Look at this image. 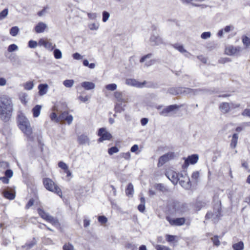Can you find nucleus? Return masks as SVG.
Listing matches in <instances>:
<instances>
[{"label":"nucleus","instance_id":"obj_1","mask_svg":"<svg viewBox=\"0 0 250 250\" xmlns=\"http://www.w3.org/2000/svg\"><path fill=\"white\" fill-rule=\"evenodd\" d=\"M13 104L11 99L7 96L0 98V118L3 121L8 122L12 114Z\"/></svg>","mask_w":250,"mask_h":250},{"label":"nucleus","instance_id":"obj_2","mask_svg":"<svg viewBox=\"0 0 250 250\" xmlns=\"http://www.w3.org/2000/svg\"><path fill=\"white\" fill-rule=\"evenodd\" d=\"M18 126L26 136L28 142H34V136L33 135L32 128L28 119L23 114L18 115Z\"/></svg>","mask_w":250,"mask_h":250},{"label":"nucleus","instance_id":"obj_3","mask_svg":"<svg viewBox=\"0 0 250 250\" xmlns=\"http://www.w3.org/2000/svg\"><path fill=\"white\" fill-rule=\"evenodd\" d=\"M43 184L47 190L56 193L60 197L62 196L61 188L51 179L48 178H44Z\"/></svg>","mask_w":250,"mask_h":250},{"label":"nucleus","instance_id":"obj_4","mask_svg":"<svg viewBox=\"0 0 250 250\" xmlns=\"http://www.w3.org/2000/svg\"><path fill=\"white\" fill-rule=\"evenodd\" d=\"M168 91L170 94L172 95H178L182 93H185L186 94H195L197 90L188 88L171 87Z\"/></svg>","mask_w":250,"mask_h":250},{"label":"nucleus","instance_id":"obj_5","mask_svg":"<svg viewBox=\"0 0 250 250\" xmlns=\"http://www.w3.org/2000/svg\"><path fill=\"white\" fill-rule=\"evenodd\" d=\"M38 212L40 216L43 219L46 220L53 225H56L59 223L57 219L50 215L49 213L45 212L44 210L40 208H38Z\"/></svg>","mask_w":250,"mask_h":250},{"label":"nucleus","instance_id":"obj_6","mask_svg":"<svg viewBox=\"0 0 250 250\" xmlns=\"http://www.w3.org/2000/svg\"><path fill=\"white\" fill-rule=\"evenodd\" d=\"M166 175L174 185H176L178 183L180 180V175L181 177H183V175L182 174H179L173 170H169L167 171L166 173Z\"/></svg>","mask_w":250,"mask_h":250},{"label":"nucleus","instance_id":"obj_7","mask_svg":"<svg viewBox=\"0 0 250 250\" xmlns=\"http://www.w3.org/2000/svg\"><path fill=\"white\" fill-rule=\"evenodd\" d=\"M98 135L100 137L98 141L102 142L105 140H110L112 137V135L108 132L105 128H100L98 132Z\"/></svg>","mask_w":250,"mask_h":250},{"label":"nucleus","instance_id":"obj_8","mask_svg":"<svg viewBox=\"0 0 250 250\" xmlns=\"http://www.w3.org/2000/svg\"><path fill=\"white\" fill-rule=\"evenodd\" d=\"M183 159L185 160V162L182 167L183 168H186L188 167L189 164H195L198 161L199 156L198 154H192L188 156L187 158H184Z\"/></svg>","mask_w":250,"mask_h":250},{"label":"nucleus","instance_id":"obj_9","mask_svg":"<svg viewBox=\"0 0 250 250\" xmlns=\"http://www.w3.org/2000/svg\"><path fill=\"white\" fill-rule=\"evenodd\" d=\"M175 154L173 152H168L161 156L158 161V167H161L168 161L174 158Z\"/></svg>","mask_w":250,"mask_h":250},{"label":"nucleus","instance_id":"obj_10","mask_svg":"<svg viewBox=\"0 0 250 250\" xmlns=\"http://www.w3.org/2000/svg\"><path fill=\"white\" fill-rule=\"evenodd\" d=\"M179 107L180 106L177 104L170 105L160 111L159 114L163 116H167L169 113L178 109Z\"/></svg>","mask_w":250,"mask_h":250},{"label":"nucleus","instance_id":"obj_11","mask_svg":"<svg viewBox=\"0 0 250 250\" xmlns=\"http://www.w3.org/2000/svg\"><path fill=\"white\" fill-rule=\"evenodd\" d=\"M166 219L171 225L177 226L183 225L186 221L184 217L171 219L169 217H167Z\"/></svg>","mask_w":250,"mask_h":250},{"label":"nucleus","instance_id":"obj_12","mask_svg":"<svg viewBox=\"0 0 250 250\" xmlns=\"http://www.w3.org/2000/svg\"><path fill=\"white\" fill-rule=\"evenodd\" d=\"M150 42L152 45H159L163 43V39L157 33H153L151 35Z\"/></svg>","mask_w":250,"mask_h":250},{"label":"nucleus","instance_id":"obj_13","mask_svg":"<svg viewBox=\"0 0 250 250\" xmlns=\"http://www.w3.org/2000/svg\"><path fill=\"white\" fill-rule=\"evenodd\" d=\"M172 208L173 209L174 212L176 213H182L184 211V204L181 203L174 201L172 203Z\"/></svg>","mask_w":250,"mask_h":250},{"label":"nucleus","instance_id":"obj_14","mask_svg":"<svg viewBox=\"0 0 250 250\" xmlns=\"http://www.w3.org/2000/svg\"><path fill=\"white\" fill-rule=\"evenodd\" d=\"M125 83L128 85L142 88L146 83V82L140 83L134 79H127L125 81Z\"/></svg>","mask_w":250,"mask_h":250},{"label":"nucleus","instance_id":"obj_15","mask_svg":"<svg viewBox=\"0 0 250 250\" xmlns=\"http://www.w3.org/2000/svg\"><path fill=\"white\" fill-rule=\"evenodd\" d=\"M241 51V47L240 46H229L226 49V53L228 55H235Z\"/></svg>","mask_w":250,"mask_h":250},{"label":"nucleus","instance_id":"obj_16","mask_svg":"<svg viewBox=\"0 0 250 250\" xmlns=\"http://www.w3.org/2000/svg\"><path fill=\"white\" fill-rule=\"evenodd\" d=\"M78 142L79 144L81 145L89 146L90 145V141L88 137L84 134H82L78 136Z\"/></svg>","mask_w":250,"mask_h":250},{"label":"nucleus","instance_id":"obj_17","mask_svg":"<svg viewBox=\"0 0 250 250\" xmlns=\"http://www.w3.org/2000/svg\"><path fill=\"white\" fill-rule=\"evenodd\" d=\"M38 88L39 89V95L42 96L47 93L48 89V85L46 83H41L38 85Z\"/></svg>","mask_w":250,"mask_h":250},{"label":"nucleus","instance_id":"obj_18","mask_svg":"<svg viewBox=\"0 0 250 250\" xmlns=\"http://www.w3.org/2000/svg\"><path fill=\"white\" fill-rule=\"evenodd\" d=\"M219 107L221 111L224 114L228 113L231 109L230 104L227 102L220 104Z\"/></svg>","mask_w":250,"mask_h":250},{"label":"nucleus","instance_id":"obj_19","mask_svg":"<svg viewBox=\"0 0 250 250\" xmlns=\"http://www.w3.org/2000/svg\"><path fill=\"white\" fill-rule=\"evenodd\" d=\"M47 25L45 23L40 22L35 26V30L37 33H41L44 31Z\"/></svg>","mask_w":250,"mask_h":250},{"label":"nucleus","instance_id":"obj_20","mask_svg":"<svg viewBox=\"0 0 250 250\" xmlns=\"http://www.w3.org/2000/svg\"><path fill=\"white\" fill-rule=\"evenodd\" d=\"M179 181L180 185L185 189H189L191 188V183L188 176L186 180H179Z\"/></svg>","mask_w":250,"mask_h":250},{"label":"nucleus","instance_id":"obj_21","mask_svg":"<svg viewBox=\"0 0 250 250\" xmlns=\"http://www.w3.org/2000/svg\"><path fill=\"white\" fill-rule=\"evenodd\" d=\"M81 86L86 90H90L95 88V84L90 82H83L81 83Z\"/></svg>","mask_w":250,"mask_h":250},{"label":"nucleus","instance_id":"obj_22","mask_svg":"<svg viewBox=\"0 0 250 250\" xmlns=\"http://www.w3.org/2000/svg\"><path fill=\"white\" fill-rule=\"evenodd\" d=\"M214 222L218 221L221 216V208L219 206H215L214 208Z\"/></svg>","mask_w":250,"mask_h":250},{"label":"nucleus","instance_id":"obj_23","mask_svg":"<svg viewBox=\"0 0 250 250\" xmlns=\"http://www.w3.org/2000/svg\"><path fill=\"white\" fill-rule=\"evenodd\" d=\"M238 139V134L237 133H234L232 135V139L230 144V146L232 148H235L236 147Z\"/></svg>","mask_w":250,"mask_h":250},{"label":"nucleus","instance_id":"obj_24","mask_svg":"<svg viewBox=\"0 0 250 250\" xmlns=\"http://www.w3.org/2000/svg\"><path fill=\"white\" fill-rule=\"evenodd\" d=\"M41 108L42 106L39 104L36 105L33 107L32 109V112L33 114V117L34 118H37L39 116L41 113Z\"/></svg>","mask_w":250,"mask_h":250},{"label":"nucleus","instance_id":"obj_25","mask_svg":"<svg viewBox=\"0 0 250 250\" xmlns=\"http://www.w3.org/2000/svg\"><path fill=\"white\" fill-rule=\"evenodd\" d=\"M134 193V187L132 183H129L125 189V194L127 196H132Z\"/></svg>","mask_w":250,"mask_h":250},{"label":"nucleus","instance_id":"obj_26","mask_svg":"<svg viewBox=\"0 0 250 250\" xmlns=\"http://www.w3.org/2000/svg\"><path fill=\"white\" fill-rule=\"evenodd\" d=\"M232 248L233 250H243L244 249V244L242 241H239L238 243L232 245Z\"/></svg>","mask_w":250,"mask_h":250},{"label":"nucleus","instance_id":"obj_27","mask_svg":"<svg viewBox=\"0 0 250 250\" xmlns=\"http://www.w3.org/2000/svg\"><path fill=\"white\" fill-rule=\"evenodd\" d=\"M155 188L156 189L163 193L168 191V188L163 184H157L155 185Z\"/></svg>","mask_w":250,"mask_h":250},{"label":"nucleus","instance_id":"obj_28","mask_svg":"<svg viewBox=\"0 0 250 250\" xmlns=\"http://www.w3.org/2000/svg\"><path fill=\"white\" fill-rule=\"evenodd\" d=\"M62 116L63 118H64V120H65L68 125H70L73 120V117L71 115H68V113L66 112H64Z\"/></svg>","mask_w":250,"mask_h":250},{"label":"nucleus","instance_id":"obj_29","mask_svg":"<svg viewBox=\"0 0 250 250\" xmlns=\"http://www.w3.org/2000/svg\"><path fill=\"white\" fill-rule=\"evenodd\" d=\"M3 195L4 198L12 200L15 199V194L9 191H5L3 192Z\"/></svg>","mask_w":250,"mask_h":250},{"label":"nucleus","instance_id":"obj_30","mask_svg":"<svg viewBox=\"0 0 250 250\" xmlns=\"http://www.w3.org/2000/svg\"><path fill=\"white\" fill-rule=\"evenodd\" d=\"M114 96L117 100L121 102H125V101L123 98V94L121 92L116 91L114 93Z\"/></svg>","mask_w":250,"mask_h":250},{"label":"nucleus","instance_id":"obj_31","mask_svg":"<svg viewBox=\"0 0 250 250\" xmlns=\"http://www.w3.org/2000/svg\"><path fill=\"white\" fill-rule=\"evenodd\" d=\"M53 55L56 59H60L62 58V53L59 49L55 48L53 50Z\"/></svg>","mask_w":250,"mask_h":250},{"label":"nucleus","instance_id":"obj_32","mask_svg":"<svg viewBox=\"0 0 250 250\" xmlns=\"http://www.w3.org/2000/svg\"><path fill=\"white\" fill-rule=\"evenodd\" d=\"M74 84V81L72 79L65 80L63 82V84L67 88L72 87Z\"/></svg>","mask_w":250,"mask_h":250},{"label":"nucleus","instance_id":"obj_33","mask_svg":"<svg viewBox=\"0 0 250 250\" xmlns=\"http://www.w3.org/2000/svg\"><path fill=\"white\" fill-rule=\"evenodd\" d=\"M19 32V28L18 26H13L10 29V34L13 36H16Z\"/></svg>","mask_w":250,"mask_h":250},{"label":"nucleus","instance_id":"obj_34","mask_svg":"<svg viewBox=\"0 0 250 250\" xmlns=\"http://www.w3.org/2000/svg\"><path fill=\"white\" fill-rule=\"evenodd\" d=\"M23 86L25 90H31L34 87V83L32 81H28L24 84Z\"/></svg>","mask_w":250,"mask_h":250},{"label":"nucleus","instance_id":"obj_35","mask_svg":"<svg viewBox=\"0 0 250 250\" xmlns=\"http://www.w3.org/2000/svg\"><path fill=\"white\" fill-rule=\"evenodd\" d=\"M173 47L178 50L181 53H184L186 52V50L185 49L183 45H181L178 43H176L173 45Z\"/></svg>","mask_w":250,"mask_h":250},{"label":"nucleus","instance_id":"obj_36","mask_svg":"<svg viewBox=\"0 0 250 250\" xmlns=\"http://www.w3.org/2000/svg\"><path fill=\"white\" fill-rule=\"evenodd\" d=\"M207 205L205 201H198L195 205V208L197 210H200L202 208L205 207Z\"/></svg>","mask_w":250,"mask_h":250},{"label":"nucleus","instance_id":"obj_37","mask_svg":"<svg viewBox=\"0 0 250 250\" xmlns=\"http://www.w3.org/2000/svg\"><path fill=\"white\" fill-rule=\"evenodd\" d=\"M119 151V149L116 146L111 147L108 149V153L110 155H112L115 153H117Z\"/></svg>","mask_w":250,"mask_h":250},{"label":"nucleus","instance_id":"obj_38","mask_svg":"<svg viewBox=\"0 0 250 250\" xmlns=\"http://www.w3.org/2000/svg\"><path fill=\"white\" fill-rule=\"evenodd\" d=\"M100 26L99 23H92L88 25V27L90 30H97Z\"/></svg>","mask_w":250,"mask_h":250},{"label":"nucleus","instance_id":"obj_39","mask_svg":"<svg viewBox=\"0 0 250 250\" xmlns=\"http://www.w3.org/2000/svg\"><path fill=\"white\" fill-rule=\"evenodd\" d=\"M242 42L246 47H248L250 45V39L247 36H243L242 38Z\"/></svg>","mask_w":250,"mask_h":250},{"label":"nucleus","instance_id":"obj_40","mask_svg":"<svg viewBox=\"0 0 250 250\" xmlns=\"http://www.w3.org/2000/svg\"><path fill=\"white\" fill-rule=\"evenodd\" d=\"M35 245L36 242L33 241L30 243H26L25 245L22 246V248L28 250L32 248Z\"/></svg>","mask_w":250,"mask_h":250},{"label":"nucleus","instance_id":"obj_41","mask_svg":"<svg viewBox=\"0 0 250 250\" xmlns=\"http://www.w3.org/2000/svg\"><path fill=\"white\" fill-rule=\"evenodd\" d=\"M117 88V85L116 83H110L105 85V88L109 91H114Z\"/></svg>","mask_w":250,"mask_h":250},{"label":"nucleus","instance_id":"obj_42","mask_svg":"<svg viewBox=\"0 0 250 250\" xmlns=\"http://www.w3.org/2000/svg\"><path fill=\"white\" fill-rule=\"evenodd\" d=\"M102 21L105 22L110 17V13L106 11H104L102 13Z\"/></svg>","mask_w":250,"mask_h":250},{"label":"nucleus","instance_id":"obj_43","mask_svg":"<svg viewBox=\"0 0 250 250\" xmlns=\"http://www.w3.org/2000/svg\"><path fill=\"white\" fill-rule=\"evenodd\" d=\"M8 14V9L5 8L0 12V20H2L5 18Z\"/></svg>","mask_w":250,"mask_h":250},{"label":"nucleus","instance_id":"obj_44","mask_svg":"<svg viewBox=\"0 0 250 250\" xmlns=\"http://www.w3.org/2000/svg\"><path fill=\"white\" fill-rule=\"evenodd\" d=\"M18 49V46L16 44H11L9 45L7 48V51L9 52H12Z\"/></svg>","mask_w":250,"mask_h":250},{"label":"nucleus","instance_id":"obj_45","mask_svg":"<svg viewBox=\"0 0 250 250\" xmlns=\"http://www.w3.org/2000/svg\"><path fill=\"white\" fill-rule=\"evenodd\" d=\"M50 119L52 121H55L56 123H58L60 122V119L58 117L57 115L55 112H52L51 113L50 116Z\"/></svg>","mask_w":250,"mask_h":250},{"label":"nucleus","instance_id":"obj_46","mask_svg":"<svg viewBox=\"0 0 250 250\" xmlns=\"http://www.w3.org/2000/svg\"><path fill=\"white\" fill-rule=\"evenodd\" d=\"M199 171H194L192 173L191 175L192 179L195 181L196 183H197L198 181V179L199 178Z\"/></svg>","mask_w":250,"mask_h":250},{"label":"nucleus","instance_id":"obj_47","mask_svg":"<svg viewBox=\"0 0 250 250\" xmlns=\"http://www.w3.org/2000/svg\"><path fill=\"white\" fill-rule=\"evenodd\" d=\"M153 56L152 53H149L143 56L140 60V62L142 63L145 62L147 59L151 58Z\"/></svg>","mask_w":250,"mask_h":250},{"label":"nucleus","instance_id":"obj_48","mask_svg":"<svg viewBox=\"0 0 250 250\" xmlns=\"http://www.w3.org/2000/svg\"><path fill=\"white\" fill-rule=\"evenodd\" d=\"M115 112L121 113L124 111V108L122 106L121 104H117L115 106Z\"/></svg>","mask_w":250,"mask_h":250},{"label":"nucleus","instance_id":"obj_49","mask_svg":"<svg viewBox=\"0 0 250 250\" xmlns=\"http://www.w3.org/2000/svg\"><path fill=\"white\" fill-rule=\"evenodd\" d=\"M28 44V47L30 48H35L38 45L37 42L33 40L29 41Z\"/></svg>","mask_w":250,"mask_h":250},{"label":"nucleus","instance_id":"obj_50","mask_svg":"<svg viewBox=\"0 0 250 250\" xmlns=\"http://www.w3.org/2000/svg\"><path fill=\"white\" fill-rule=\"evenodd\" d=\"M211 36V33L210 32H204L201 35V38L202 39L206 40L209 38Z\"/></svg>","mask_w":250,"mask_h":250},{"label":"nucleus","instance_id":"obj_51","mask_svg":"<svg viewBox=\"0 0 250 250\" xmlns=\"http://www.w3.org/2000/svg\"><path fill=\"white\" fill-rule=\"evenodd\" d=\"M56 45H53L52 43L47 42L45 47L50 51H52L55 49Z\"/></svg>","mask_w":250,"mask_h":250},{"label":"nucleus","instance_id":"obj_52","mask_svg":"<svg viewBox=\"0 0 250 250\" xmlns=\"http://www.w3.org/2000/svg\"><path fill=\"white\" fill-rule=\"evenodd\" d=\"M58 167L64 170L68 168V166L63 162L60 161L58 163Z\"/></svg>","mask_w":250,"mask_h":250},{"label":"nucleus","instance_id":"obj_53","mask_svg":"<svg viewBox=\"0 0 250 250\" xmlns=\"http://www.w3.org/2000/svg\"><path fill=\"white\" fill-rule=\"evenodd\" d=\"M211 240L213 243V244L216 246H219L220 244V242L218 239V236L216 235L213 237L211 238Z\"/></svg>","mask_w":250,"mask_h":250},{"label":"nucleus","instance_id":"obj_54","mask_svg":"<svg viewBox=\"0 0 250 250\" xmlns=\"http://www.w3.org/2000/svg\"><path fill=\"white\" fill-rule=\"evenodd\" d=\"M5 175L8 179L10 178L13 175V172L10 169H7L5 171Z\"/></svg>","mask_w":250,"mask_h":250},{"label":"nucleus","instance_id":"obj_55","mask_svg":"<svg viewBox=\"0 0 250 250\" xmlns=\"http://www.w3.org/2000/svg\"><path fill=\"white\" fill-rule=\"evenodd\" d=\"M98 220L101 224H105L107 222V219L104 216H99Z\"/></svg>","mask_w":250,"mask_h":250},{"label":"nucleus","instance_id":"obj_56","mask_svg":"<svg viewBox=\"0 0 250 250\" xmlns=\"http://www.w3.org/2000/svg\"><path fill=\"white\" fill-rule=\"evenodd\" d=\"M155 248L157 250H171L168 247L160 245H156Z\"/></svg>","mask_w":250,"mask_h":250},{"label":"nucleus","instance_id":"obj_57","mask_svg":"<svg viewBox=\"0 0 250 250\" xmlns=\"http://www.w3.org/2000/svg\"><path fill=\"white\" fill-rule=\"evenodd\" d=\"M34 203V200L33 198L30 199L27 204L26 205L25 207V208L26 209H29L31 207H32Z\"/></svg>","mask_w":250,"mask_h":250},{"label":"nucleus","instance_id":"obj_58","mask_svg":"<svg viewBox=\"0 0 250 250\" xmlns=\"http://www.w3.org/2000/svg\"><path fill=\"white\" fill-rule=\"evenodd\" d=\"M49 9L48 6L44 7L41 11L38 13V15L40 17L42 16L47 13V10Z\"/></svg>","mask_w":250,"mask_h":250},{"label":"nucleus","instance_id":"obj_59","mask_svg":"<svg viewBox=\"0 0 250 250\" xmlns=\"http://www.w3.org/2000/svg\"><path fill=\"white\" fill-rule=\"evenodd\" d=\"M72 57L74 59L76 60H82L83 58V56H82L80 53L77 52L73 54Z\"/></svg>","mask_w":250,"mask_h":250},{"label":"nucleus","instance_id":"obj_60","mask_svg":"<svg viewBox=\"0 0 250 250\" xmlns=\"http://www.w3.org/2000/svg\"><path fill=\"white\" fill-rule=\"evenodd\" d=\"M121 156L125 160H129L130 159V154L129 152L126 153H122L121 154Z\"/></svg>","mask_w":250,"mask_h":250},{"label":"nucleus","instance_id":"obj_61","mask_svg":"<svg viewBox=\"0 0 250 250\" xmlns=\"http://www.w3.org/2000/svg\"><path fill=\"white\" fill-rule=\"evenodd\" d=\"M175 236L172 235L167 234L166 235V240L168 242H171L174 241Z\"/></svg>","mask_w":250,"mask_h":250},{"label":"nucleus","instance_id":"obj_62","mask_svg":"<svg viewBox=\"0 0 250 250\" xmlns=\"http://www.w3.org/2000/svg\"><path fill=\"white\" fill-rule=\"evenodd\" d=\"M87 16L91 20H95L97 17V14L96 13H88Z\"/></svg>","mask_w":250,"mask_h":250},{"label":"nucleus","instance_id":"obj_63","mask_svg":"<svg viewBox=\"0 0 250 250\" xmlns=\"http://www.w3.org/2000/svg\"><path fill=\"white\" fill-rule=\"evenodd\" d=\"M73 249V246L70 244H65L63 246V250H72Z\"/></svg>","mask_w":250,"mask_h":250},{"label":"nucleus","instance_id":"obj_64","mask_svg":"<svg viewBox=\"0 0 250 250\" xmlns=\"http://www.w3.org/2000/svg\"><path fill=\"white\" fill-rule=\"evenodd\" d=\"M242 115L244 116L250 117V109H245L242 112Z\"/></svg>","mask_w":250,"mask_h":250}]
</instances>
